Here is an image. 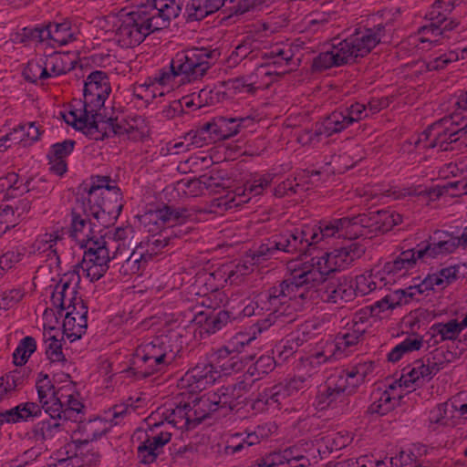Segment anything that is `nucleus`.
<instances>
[{
    "instance_id": "nucleus-1",
    "label": "nucleus",
    "mask_w": 467,
    "mask_h": 467,
    "mask_svg": "<svg viewBox=\"0 0 467 467\" xmlns=\"http://www.w3.org/2000/svg\"><path fill=\"white\" fill-rule=\"evenodd\" d=\"M401 222V215L394 211L382 210L369 215L359 214L353 218L344 217L323 221L319 224L303 225L272 237L262 244L257 256H270L275 251L292 253L306 246L331 238L356 239L370 233H385Z\"/></svg>"
},
{
    "instance_id": "nucleus-2",
    "label": "nucleus",
    "mask_w": 467,
    "mask_h": 467,
    "mask_svg": "<svg viewBox=\"0 0 467 467\" xmlns=\"http://www.w3.org/2000/svg\"><path fill=\"white\" fill-rule=\"evenodd\" d=\"M363 253L362 245L351 243L344 247L320 252L304 262L289 263V277L271 291L264 306L273 309L278 303L292 298L296 300V307L303 308L314 298V288L320 286L331 274L348 267Z\"/></svg>"
},
{
    "instance_id": "nucleus-3",
    "label": "nucleus",
    "mask_w": 467,
    "mask_h": 467,
    "mask_svg": "<svg viewBox=\"0 0 467 467\" xmlns=\"http://www.w3.org/2000/svg\"><path fill=\"white\" fill-rule=\"evenodd\" d=\"M57 386L45 377L36 382L39 402L45 411L50 415L48 420H42L34 429L36 441L51 440L61 432L76 435L73 423L81 420L83 404L68 375L56 379Z\"/></svg>"
},
{
    "instance_id": "nucleus-4",
    "label": "nucleus",
    "mask_w": 467,
    "mask_h": 467,
    "mask_svg": "<svg viewBox=\"0 0 467 467\" xmlns=\"http://www.w3.org/2000/svg\"><path fill=\"white\" fill-rule=\"evenodd\" d=\"M190 403L177 406L166 416V421H158L160 413L151 414L148 419L146 428H139L133 439L140 441L138 445V458L145 464L152 463L163 452L164 446L171 441L172 433L171 429H190L201 422L207 416L199 414L200 397Z\"/></svg>"
},
{
    "instance_id": "nucleus-5",
    "label": "nucleus",
    "mask_w": 467,
    "mask_h": 467,
    "mask_svg": "<svg viewBox=\"0 0 467 467\" xmlns=\"http://www.w3.org/2000/svg\"><path fill=\"white\" fill-rule=\"evenodd\" d=\"M111 91L109 78L105 72H91L85 80L84 100L75 101L60 112L67 124L92 140H102L107 131L105 123L98 120V111L104 106Z\"/></svg>"
},
{
    "instance_id": "nucleus-6",
    "label": "nucleus",
    "mask_w": 467,
    "mask_h": 467,
    "mask_svg": "<svg viewBox=\"0 0 467 467\" xmlns=\"http://www.w3.org/2000/svg\"><path fill=\"white\" fill-rule=\"evenodd\" d=\"M385 41V27L358 28L346 39L321 52L313 62L317 70L339 67L367 56L379 43Z\"/></svg>"
},
{
    "instance_id": "nucleus-7",
    "label": "nucleus",
    "mask_w": 467,
    "mask_h": 467,
    "mask_svg": "<svg viewBox=\"0 0 467 467\" xmlns=\"http://www.w3.org/2000/svg\"><path fill=\"white\" fill-rule=\"evenodd\" d=\"M453 105L459 112L433 123L413 140L419 153L424 149L452 150L451 145L459 140L467 143V116H460L462 111L467 110V92H461L454 99Z\"/></svg>"
},
{
    "instance_id": "nucleus-8",
    "label": "nucleus",
    "mask_w": 467,
    "mask_h": 467,
    "mask_svg": "<svg viewBox=\"0 0 467 467\" xmlns=\"http://www.w3.org/2000/svg\"><path fill=\"white\" fill-rule=\"evenodd\" d=\"M181 350L178 333L160 335L136 349L132 365L139 369V373L148 376L170 366Z\"/></svg>"
},
{
    "instance_id": "nucleus-9",
    "label": "nucleus",
    "mask_w": 467,
    "mask_h": 467,
    "mask_svg": "<svg viewBox=\"0 0 467 467\" xmlns=\"http://www.w3.org/2000/svg\"><path fill=\"white\" fill-rule=\"evenodd\" d=\"M101 23L112 26L106 33L111 32L115 42L126 48L138 46L147 36L157 30L140 5L136 10L118 17L109 16Z\"/></svg>"
},
{
    "instance_id": "nucleus-10",
    "label": "nucleus",
    "mask_w": 467,
    "mask_h": 467,
    "mask_svg": "<svg viewBox=\"0 0 467 467\" xmlns=\"http://www.w3.org/2000/svg\"><path fill=\"white\" fill-rule=\"evenodd\" d=\"M454 5L455 0H437L426 16L429 24L421 26L417 35L409 38V45L424 49L427 43L438 44L441 38L449 37L448 32L458 26L447 18Z\"/></svg>"
},
{
    "instance_id": "nucleus-11",
    "label": "nucleus",
    "mask_w": 467,
    "mask_h": 467,
    "mask_svg": "<svg viewBox=\"0 0 467 467\" xmlns=\"http://www.w3.org/2000/svg\"><path fill=\"white\" fill-rule=\"evenodd\" d=\"M83 206H87L88 213L97 219L107 213L116 220L123 207L120 191L109 177L93 178Z\"/></svg>"
},
{
    "instance_id": "nucleus-12",
    "label": "nucleus",
    "mask_w": 467,
    "mask_h": 467,
    "mask_svg": "<svg viewBox=\"0 0 467 467\" xmlns=\"http://www.w3.org/2000/svg\"><path fill=\"white\" fill-rule=\"evenodd\" d=\"M211 57L212 53L204 48L182 50L171 59V68L166 71L172 74V80L180 87L202 77L210 67Z\"/></svg>"
},
{
    "instance_id": "nucleus-13",
    "label": "nucleus",
    "mask_w": 467,
    "mask_h": 467,
    "mask_svg": "<svg viewBox=\"0 0 467 467\" xmlns=\"http://www.w3.org/2000/svg\"><path fill=\"white\" fill-rule=\"evenodd\" d=\"M79 283V275L69 272L61 278L52 294L53 306L57 309L59 317L79 316L83 309L84 318L87 319L88 308L83 300L77 296V286Z\"/></svg>"
},
{
    "instance_id": "nucleus-14",
    "label": "nucleus",
    "mask_w": 467,
    "mask_h": 467,
    "mask_svg": "<svg viewBox=\"0 0 467 467\" xmlns=\"http://www.w3.org/2000/svg\"><path fill=\"white\" fill-rule=\"evenodd\" d=\"M262 57L272 59V62L258 66L249 76L254 89L268 88L281 73H285V70L278 72L276 68L289 65L294 57V51L288 45H275L270 51L262 53Z\"/></svg>"
},
{
    "instance_id": "nucleus-15",
    "label": "nucleus",
    "mask_w": 467,
    "mask_h": 467,
    "mask_svg": "<svg viewBox=\"0 0 467 467\" xmlns=\"http://www.w3.org/2000/svg\"><path fill=\"white\" fill-rule=\"evenodd\" d=\"M272 181L273 176L271 174L256 176L244 186L237 187L234 191H228L224 195L214 199L213 205L220 211L237 208L248 202L252 198L262 194Z\"/></svg>"
},
{
    "instance_id": "nucleus-16",
    "label": "nucleus",
    "mask_w": 467,
    "mask_h": 467,
    "mask_svg": "<svg viewBox=\"0 0 467 467\" xmlns=\"http://www.w3.org/2000/svg\"><path fill=\"white\" fill-rule=\"evenodd\" d=\"M247 392V385L239 382L234 386L223 387L216 391H210L200 397L199 414L208 416L222 408L233 410L243 402Z\"/></svg>"
},
{
    "instance_id": "nucleus-17",
    "label": "nucleus",
    "mask_w": 467,
    "mask_h": 467,
    "mask_svg": "<svg viewBox=\"0 0 467 467\" xmlns=\"http://www.w3.org/2000/svg\"><path fill=\"white\" fill-rule=\"evenodd\" d=\"M193 220V214L183 208H163L149 211L141 216V223L149 233L158 234Z\"/></svg>"
},
{
    "instance_id": "nucleus-18",
    "label": "nucleus",
    "mask_w": 467,
    "mask_h": 467,
    "mask_svg": "<svg viewBox=\"0 0 467 467\" xmlns=\"http://www.w3.org/2000/svg\"><path fill=\"white\" fill-rule=\"evenodd\" d=\"M109 246L106 241L92 243L91 246L85 250L82 261L79 265L81 275L86 276L90 282H95L105 275L109 270L110 262Z\"/></svg>"
},
{
    "instance_id": "nucleus-19",
    "label": "nucleus",
    "mask_w": 467,
    "mask_h": 467,
    "mask_svg": "<svg viewBox=\"0 0 467 467\" xmlns=\"http://www.w3.org/2000/svg\"><path fill=\"white\" fill-rule=\"evenodd\" d=\"M127 409L123 404L116 405L109 410L105 411L103 416L95 418L85 422L82 425L73 423L76 431H82L84 432V441L97 440L105 434L113 425L119 422L126 415Z\"/></svg>"
},
{
    "instance_id": "nucleus-20",
    "label": "nucleus",
    "mask_w": 467,
    "mask_h": 467,
    "mask_svg": "<svg viewBox=\"0 0 467 467\" xmlns=\"http://www.w3.org/2000/svg\"><path fill=\"white\" fill-rule=\"evenodd\" d=\"M140 6L155 28L160 30L168 26L170 21L180 15L182 3L181 0H148Z\"/></svg>"
},
{
    "instance_id": "nucleus-21",
    "label": "nucleus",
    "mask_w": 467,
    "mask_h": 467,
    "mask_svg": "<svg viewBox=\"0 0 467 467\" xmlns=\"http://www.w3.org/2000/svg\"><path fill=\"white\" fill-rule=\"evenodd\" d=\"M368 117L364 104L354 103L344 110L332 112L320 124L325 132V138L340 132L353 122L358 121Z\"/></svg>"
},
{
    "instance_id": "nucleus-22",
    "label": "nucleus",
    "mask_w": 467,
    "mask_h": 467,
    "mask_svg": "<svg viewBox=\"0 0 467 467\" xmlns=\"http://www.w3.org/2000/svg\"><path fill=\"white\" fill-rule=\"evenodd\" d=\"M219 379L218 371L211 363H199L187 371L179 382L181 389L188 393L200 392Z\"/></svg>"
},
{
    "instance_id": "nucleus-23",
    "label": "nucleus",
    "mask_w": 467,
    "mask_h": 467,
    "mask_svg": "<svg viewBox=\"0 0 467 467\" xmlns=\"http://www.w3.org/2000/svg\"><path fill=\"white\" fill-rule=\"evenodd\" d=\"M353 346L339 333L334 339L321 341L317 346L314 353L307 358L306 367L309 365H321L346 356Z\"/></svg>"
},
{
    "instance_id": "nucleus-24",
    "label": "nucleus",
    "mask_w": 467,
    "mask_h": 467,
    "mask_svg": "<svg viewBox=\"0 0 467 467\" xmlns=\"http://www.w3.org/2000/svg\"><path fill=\"white\" fill-rule=\"evenodd\" d=\"M276 286L270 288L267 292L261 294L259 296V302H250L247 304L243 309V315L244 317H252L254 315H260L261 313L266 312L268 313V317L265 319V322H268L266 326L269 327L272 323L275 322L278 318H282L286 316H290L293 311H299L302 308H297L295 306L296 300L292 298H287L286 301L282 304L278 303L276 306L271 309L269 307H265V301H268L267 296L271 293L273 289Z\"/></svg>"
},
{
    "instance_id": "nucleus-25",
    "label": "nucleus",
    "mask_w": 467,
    "mask_h": 467,
    "mask_svg": "<svg viewBox=\"0 0 467 467\" xmlns=\"http://www.w3.org/2000/svg\"><path fill=\"white\" fill-rule=\"evenodd\" d=\"M345 393H351L346 385V379H342L336 372L327 380L317 396V406L320 410L337 408L339 403L345 401Z\"/></svg>"
},
{
    "instance_id": "nucleus-26",
    "label": "nucleus",
    "mask_w": 467,
    "mask_h": 467,
    "mask_svg": "<svg viewBox=\"0 0 467 467\" xmlns=\"http://www.w3.org/2000/svg\"><path fill=\"white\" fill-rule=\"evenodd\" d=\"M172 78V74H168L166 70H162L148 82L137 86L134 90L135 96L147 103L163 97L178 88Z\"/></svg>"
},
{
    "instance_id": "nucleus-27",
    "label": "nucleus",
    "mask_w": 467,
    "mask_h": 467,
    "mask_svg": "<svg viewBox=\"0 0 467 467\" xmlns=\"http://www.w3.org/2000/svg\"><path fill=\"white\" fill-rule=\"evenodd\" d=\"M417 254L414 249L407 250L400 253L394 260L384 265L381 272L384 273L388 285L395 283L413 272L417 261L420 259L417 256Z\"/></svg>"
},
{
    "instance_id": "nucleus-28",
    "label": "nucleus",
    "mask_w": 467,
    "mask_h": 467,
    "mask_svg": "<svg viewBox=\"0 0 467 467\" xmlns=\"http://www.w3.org/2000/svg\"><path fill=\"white\" fill-rule=\"evenodd\" d=\"M78 28L72 26L71 22L65 20L61 23L54 22L47 26L36 29L34 36L39 37L41 41L48 40L53 46H65L77 39Z\"/></svg>"
},
{
    "instance_id": "nucleus-29",
    "label": "nucleus",
    "mask_w": 467,
    "mask_h": 467,
    "mask_svg": "<svg viewBox=\"0 0 467 467\" xmlns=\"http://www.w3.org/2000/svg\"><path fill=\"white\" fill-rule=\"evenodd\" d=\"M83 211L84 215L78 214L77 212L73 213L70 236L81 248L88 249L92 243L105 240L94 230L92 223L88 221V217L91 215L88 213V208L83 206Z\"/></svg>"
},
{
    "instance_id": "nucleus-30",
    "label": "nucleus",
    "mask_w": 467,
    "mask_h": 467,
    "mask_svg": "<svg viewBox=\"0 0 467 467\" xmlns=\"http://www.w3.org/2000/svg\"><path fill=\"white\" fill-rule=\"evenodd\" d=\"M308 377L297 376L285 384H279L264 393L259 402H265L268 407L278 408L285 400L295 396L308 385Z\"/></svg>"
},
{
    "instance_id": "nucleus-31",
    "label": "nucleus",
    "mask_w": 467,
    "mask_h": 467,
    "mask_svg": "<svg viewBox=\"0 0 467 467\" xmlns=\"http://www.w3.org/2000/svg\"><path fill=\"white\" fill-rule=\"evenodd\" d=\"M401 390L397 387V380L385 386V389H377L371 395L372 402L368 407L370 414L385 415L391 411L401 398Z\"/></svg>"
},
{
    "instance_id": "nucleus-32",
    "label": "nucleus",
    "mask_w": 467,
    "mask_h": 467,
    "mask_svg": "<svg viewBox=\"0 0 467 467\" xmlns=\"http://www.w3.org/2000/svg\"><path fill=\"white\" fill-rule=\"evenodd\" d=\"M254 123L250 116L226 118L220 117L208 123V130L213 140H226L236 135L242 128H248Z\"/></svg>"
},
{
    "instance_id": "nucleus-33",
    "label": "nucleus",
    "mask_w": 467,
    "mask_h": 467,
    "mask_svg": "<svg viewBox=\"0 0 467 467\" xmlns=\"http://www.w3.org/2000/svg\"><path fill=\"white\" fill-rule=\"evenodd\" d=\"M426 188L420 185L415 186H386V185H374L367 187L360 193V196L365 199L366 202L372 201L374 199L390 198L393 200L405 198L408 196L420 195L425 192Z\"/></svg>"
},
{
    "instance_id": "nucleus-34",
    "label": "nucleus",
    "mask_w": 467,
    "mask_h": 467,
    "mask_svg": "<svg viewBox=\"0 0 467 467\" xmlns=\"http://www.w3.org/2000/svg\"><path fill=\"white\" fill-rule=\"evenodd\" d=\"M460 244L459 237L451 234L437 231L431 237V242L424 249L416 250L420 259L434 258L452 253Z\"/></svg>"
},
{
    "instance_id": "nucleus-35",
    "label": "nucleus",
    "mask_w": 467,
    "mask_h": 467,
    "mask_svg": "<svg viewBox=\"0 0 467 467\" xmlns=\"http://www.w3.org/2000/svg\"><path fill=\"white\" fill-rule=\"evenodd\" d=\"M320 285L317 289L314 288V291L324 302L337 304L340 301H350L355 296L353 285L347 279L330 281Z\"/></svg>"
},
{
    "instance_id": "nucleus-36",
    "label": "nucleus",
    "mask_w": 467,
    "mask_h": 467,
    "mask_svg": "<svg viewBox=\"0 0 467 467\" xmlns=\"http://www.w3.org/2000/svg\"><path fill=\"white\" fill-rule=\"evenodd\" d=\"M171 234L160 235L158 238L152 240L150 243L151 253H144L142 249H137L131 253L129 258L124 262L121 266V272L124 275L138 274L151 258L153 253L157 250L168 245Z\"/></svg>"
},
{
    "instance_id": "nucleus-37",
    "label": "nucleus",
    "mask_w": 467,
    "mask_h": 467,
    "mask_svg": "<svg viewBox=\"0 0 467 467\" xmlns=\"http://www.w3.org/2000/svg\"><path fill=\"white\" fill-rule=\"evenodd\" d=\"M415 296L413 290L410 293V286L405 289H398L386 295L380 300L369 306L374 317L384 318L396 307L408 304Z\"/></svg>"
},
{
    "instance_id": "nucleus-38",
    "label": "nucleus",
    "mask_w": 467,
    "mask_h": 467,
    "mask_svg": "<svg viewBox=\"0 0 467 467\" xmlns=\"http://www.w3.org/2000/svg\"><path fill=\"white\" fill-rule=\"evenodd\" d=\"M270 432L271 429L267 428V426H258L254 431L247 432L245 436L239 432L234 433L228 438L224 451L230 455L240 452L245 447L259 443Z\"/></svg>"
},
{
    "instance_id": "nucleus-39",
    "label": "nucleus",
    "mask_w": 467,
    "mask_h": 467,
    "mask_svg": "<svg viewBox=\"0 0 467 467\" xmlns=\"http://www.w3.org/2000/svg\"><path fill=\"white\" fill-rule=\"evenodd\" d=\"M458 275V269L455 266H450L441 271L429 275L420 284L410 285V293L413 290L415 296L423 294L429 289H442L451 284Z\"/></svg>"
},
{
    "instance_id": "nucleus-40",
    "label": "nucleus",
    "mask_w": 467,
    "mask_h": 467,
    "mask_svg": "<svg viewBox=\"0 0 467 467\" xmlns=\"http://www.w3.org/2000/svg\"><path fill=\"white\" fill-rule=\"evenodd\" d=\"M467 327V314L462 320L451 319L447 322L433 324L429 331L433 344H439L447 340H455L463 329Z\"/></svg>"
},
{
    "instance_id": "nucleus-41",
    "label": "nucleus",
    "mask_w": 467,
    "mask_h": 467,
    "mask_svg": "<svg viewBox=\"0 0 467 467\" xmlns=\"http://www.w3.org/2000/svg\"><path fill=\"white\" fill-rule=\"evenodd\" d=\"M431 379V376L426 364L421 360H418L412 366L403 369L399 381H397V387L400 390L402 388L414 389Z\"/></svg>"
},
{
    "instance_id": "nucleus-42",
    "label": "nucleus",
    "mask_w": 467,
    "mask_h": 467,
    "mask_svg": "<svg viewBox=\"0 0 467 467\" xmlns=\"http://www.w3.org/2000/svg\"><path fill=\"white\" fill-rule=\"evenodd\" d=\"M375 317L369 306L358 310L352 318L351 326L341 334L353 347L356 346L369 327V319Z\"/></svg>"
},
{
    "instance_id": "nucleus-43",
    "label": "nucleus",
    "mask_w": 467,
    "mask_h": 467,
    "mask_svg": "<svg viewBox=\"0 0 467 467\" xmlns=\"http://www.w3.org/2000/svg\"><path fill=\"white\" fill-rule=\"evenodd\" d=\"M28 210L29 202L26 200L19 201L15 206L11 204L0 205V236L17 225L22 216Z\"/></svg>"
},
{
    "instance_id": "nucleus-44",
    "label": "nucleus",
    "mask_w": 467,
    "mask_h": 467,
    "mask_svg": "<svg viewBox=\"0 0 467 467\" xmlns=\"http://www.w3.org/2000/svg\"><path fill=\"white\" fill-rule=\"evenodd\" d=\"M266 47V44L259 37L248 36L232 52L229 61L233 64H238L246 57L254 59L259 56L262 57V53H265L263 50Z\"/></svg>"
},
{
    "instance_id": "nucleus-45",
    "label": "nucleus",
    "mask_w": 467,
    "mask_h": 467,
    "mask_svg": "<svg viewBox=\"0 0 467 467\" xmlns=\"http://www.w3.org/2000/svg\"><path fill=\"white\" fill-rule=\"evenodd\" d=\"M42 405L36 402H24L13 409L0 412V423H16L26 421L40 416Z\"/></svg>"
},
{
    "instance_id": "nucleus-46",
    "label": "nucleus",
    "mask_w": 467,
    "mask_h": 467,
    "mask_svg": "<svg viewBox=\"0 0 467 467\" xmlns=\"http://www.w3.org/2000/svg\"><path fill=\"white\" fill-rule=\"evenodd\" d=\"M455 424V416L450 400L438 404L429 412L428 428L432 431H437L446 427H452Z\"/></svg>"
},
{
    "instance_id": "nucleus-47",
    "label": "nucleus",
    "mask_w": 467,
    "mask_h": 467,
    "mask_svg": "<svg viewBox=\"0 0 467 467\" xmlns=\"http://www.w3.org/2000/svg\"><path fill=\"white\" fill-rule=\"evenodd\" d=\"M373 371L374 363L364 361L352 366L347 370L337 371V373L342 379H346L347 387L353 392Z\"/></svg>"
},
{
    "instance_id": "nucleus-48",
    "label": "nucleus",
    "mask_w": 467,
    "mask_h": 467,
    "mask_svg": "<svg viewBox=\"0 0 467 467\" xmlns=\"http://www.w3.org/2000/svg\"><path fill=\"white\" fill-rule=\"evenodd\" d=\"M388 284L385 280L384 273L381 270L372 271L369 274L358 275L355 279L353 287L355 296H366L374 290L381 289Z\"/></svg>"
},
{
    "instance_id": "nucleus-49",
    "label": "nucleus",
    "mask_w": 467,
    "mask_h": 467,
    "mask_svg": "<svg viewBox=\"0 0 467 467\" xmlns=\"http://www.w3.org/2000/svg\"><path fill=\"white\" fill-rule=\"evenodd\" d=\"M232 351L223 347L213 355L210 363L218 371L219 379L223 375H228L242 368V361L237 356H232Z\"/></svg>"
},
{
    "instance_id": "nucleus-50",
    "label": "nucleus",
    "mask_w": 467,
    "mask_h": 467,
    "mask_svg": "<svg viewBox=\"0 0 467 467\" xmlns=\"http://www.w3.org/2000/svg\"><path fill=\"white\" fill-rule=\"evenodd\" d=\"M47 78L66 74L74 67V59L66 53L54 52L43 57Z\"/></svg>"
},
{
    "instance_id": "nucleus-51",
    "label": "nucleus",
    "mask_w": 467,
    "mask_h": 467,
    "mask_svg": "<svg viewBox=\"0 0 467 467\" xmlns=\"http://www.w3.org/2000/svg\"><path fill=\"white\" fill-rule=\"evenodd\" d=\"M42 130L36 122H27L19 125L9 132V139L14 143L28 146L39 140Z\"/></svg>"
},
{
    "instance_id": "nucleus-52",
    "label": "nucleus",
    "mask_w": 467,
    "mask_h": 467,
    "mask_svg": "<svg viewBox=\"0 0 467 467\" xmlns=\"http://www.w3.org/2000/svg\"><path fill=\"white\" fill-rule=\"evenodd\" d=\"M179 187L182 189L186 194L190 196H198L205 193V191L210 192H219V184L214 182L212 177L202 176L199 179H192L189 181H182L179 182Z\"/></svg>"
},
{
    "instance_id": "nucleus-53",
    "label": "nucleus",
    "mask_w": 467,
    "mask_h": 467,
    "mask_svg": "<svg viewBox=\"0 0 467 467\" xmlns=\"http://www.w3.org/2000/svg\"><path fill=\"white\" fill-rule=\"evenodd\" d=\"M26 382L24 369H15L0 378V400L11 396Z\"/></svg>"
},
{
    "instance_id": "nucleus-54",
    "label": "nucleus",
    "mask_w": 467,
    "mask_h": 467,
    "mask_svg": "<svg viewBox=\"0 0 467 467\" xmlns=\"http://www.w3.org/2000/svg\"><path fill=\"white\" fill-rule=\"evenodd\" d=\"M114 132L119 135H127L130 140H138L148 133V128L144 119L140 117L131 118L121 124H117Z\"/></svg>"
},
{
    "instance_id": "nucleus-55",
    "label": "nucleus",
    "mask_w": 467,
    "mask_h": 467,
    "mask_svg": "<svg viewBox=\"0 0 467 467\" xmlns=\"http://www.w3.org/2000/svg\"><path fill=\"white\" fill-rule=\"evenodd\" d=\"M79 316L77 317H63V334L66 336L70 341H75L81 337V336L86 332L88 327V321L84 318L83 309L78 313Z\"/></svg>"
},
{
    "instance_id": "nucleus-56",
    "label": "nucleus",
    "mask_w": 467,
    "mask_h": 467,
    "mask_svg": "<svg viewBox=\"0 0 467 467\" xmlns=\"http://www.w3.org/2000/svg\"><path fill=\"white\" fill-rule=\"evenodd\" d=\"M230 321V314L226 311L203 314L198 317V323L202 324V330L207 334H214L221 330Z\"/></svg>"
},
{
    "instance_id": "nucleus-57",
    "label": "nucleus",
    "mask_w": 467,
    "mask_h": 467,
    "mask_svg": "<svg viewBox=\"0 0 467 467\" xmlns=\"http://www.w3.org/2000/svg\"><path fill=\"white\" fill-rule=\"evenodd\" d=\"M351 434L347 431H332L322 436L318 442V451L324 446L328 451H338L348 446L352 441Z\"/></svg>"
},
{
    "instance_id": "nucleus-58",
    "label": "nucleus",
    "mask_w": 467,
    "mask_h": 467,
    "mask_svg": "<svg viewBox=\"0 0 467 467\" xmlns=\"http://www.w3.org/2000/svg\"><path fill=\"white\" fill-rule=\"evenodd\" d=\"M266 327L267 326L262 327L257 325L251 327L245 331L238 332L230 338L225 348L233 353L239 352L244 346L254 340L257 337V334H260Z\"/></svg>"
},
{
    "instance_id": "nucleus-59",
    "label": "nucleus",
    "mask_w": 467,
    "mask_h": 467,
    "mask_svg": "<svg viewBox=\"0 0 467 467\" xmlns=\"http://www.w3.org/2000/svg\"><path fill=\"white\" fill-rule=\"evenodd\" d=\"M63 240V233L61 230L56 229L48 233H45L37 237L35 245L41 253H48L47 255L57 254L58 245Z\"/></svg>"
},
{
    "instance_id": "nucleus-60",
    "label": "nucleus",
    "mask_w": 467,
    "mask_h": 467,
    "mask_svg": "<svg viewBox=\"0 0 467 467\" xmlns=\"http://www.w3.org/2000/svg\"><path fill=\"white\" fill-rule=\"evenodd\" d=\"M422 344L421 337L416 334L410 335L391 349L388 354V359L391 362H397L404 354L419 350Z\"/></svg>"
},
{
    "instance_id": "nucleus-61",
    "label": "nucleus",
    "mask_w": 467,
    "mask_h": 467,
    "mask_svg": "<svg viewBox=\"0 0 467 467\" xmlns=\"http://www.w3.org/2000/svg\"><path fill=\"white\" fill-rule=\"evenodd\" d=\"M46 355L49 361L55 365H61L64 367L67 359L62 351V344L60 339L56 335H46Z\"/></svg>"
},
{
    "instance_id": "nucleus-62",
    "label": "nucleus",
    "mask_w": 467,
    "mask_h": 467,
    "mask_svg": "<svg viewBox=\"0 0 467 467\" xmlns=\"http://www.w3.org/2000/svg\"><path fill=\"white\" fill-rule=\"evenodd\" d=\"M185 140L187 150L202 148L204 145L215 142V140L212 139L210 130H208V123L204 124L197 130H192L186 133Z\"/></svg>"
},
{
    "instance_id": "nucleus-63",
    "label": "nucleus",
    "mask_w": 467,
    "mask_h": 467,
    "mask_svg": "<svg viewBox=\"0 0 467 467\" xmlns=\"http://www.w3.org/2000/svg\"><path fill=\"white\" fill-rule=\"evenodd\" d=\"M36 349V342L32 337L22 338L13 353L14 363L22 366Z\"/></svg>"
},
{
    "instance_id": "nucleus-64",
    "label": "nucleus",
    "mask_w": 467,
    "mask_h": 467,
    "mask_svg": "<svg viewBox=\"0 0 467 467\" xmlns=\"http://www.w3.org/2000/svg\"><path fill=\"white\" fill-rule=\"evenodd\" d=\"M325 132L321 124L316 126L315 130H304L297 135V141L304 146L316 147L319 143L327 142Z\"/></svg>"
}]
</instances>
